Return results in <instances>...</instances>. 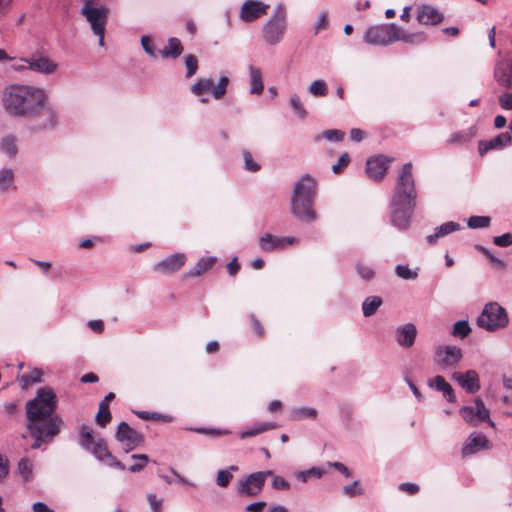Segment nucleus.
Wrapping results in <instances>:
<instances>
[{"label": "nucleus", "mask_w": 512, "mask_h": 512, "mask_svg": "<svg viewBox=\"0 0 512 512\" xmlns=\"http://www.w3.org/2000/svg\"><path fill=\"white\" fill-rule=\"evenodd\" d=\"M56 407L55 393L46 388H40L35 398L26 403V428L34 439L32 449L52 443L60 433L64 423L59 416H52Z\"/></svg>", "instance_id": "f257e3e1"}, {"label": "nucleus", "mask_w": 512, "mask_h": 512, "mask_svg": "<svg viewBox=\"0 0 512 512\" xmlns=\"http://www.w3.org/2000/svg\"><path fill=\"white\" fill-rule=\"evenodd\" d=\"M417 198L413 164L407 162L398 172L389 202V221L394 228L402 232L410 228Z\"/></svg>", "instance_id": "f03ea898"}, {"label": "nucleus", "mask_w": 512, "mask_h": 512, "mask_svg": "<svg viewBox=\"0 0 512 512\" xmlns=\"http://www.w3.org/2000/svg\"><path fill=\"white\" fill-rule=\"evenodd\" d=\"M49 95L43 88L29 84L7 85L1 96V104L7 114L18 118H33L40 114V109Z\"/></svg>", "instance_id": "7ed1b4c3"}, {"label": "nucleus", "mask_w": 512, "mask_h": 512, "mask_svg": "<svg viewBox=\"0 0 512 512\" xmlns=\"http://www.w3.org/2000/svg\"><path fill=\"white\" fill-rule=\"evenodd\" d=\"M317 195V180L306 173L294 184L290 198V212L297 220L304 223H312L318 219L314 210Z\"/></svg>", "instance_id": "20e7f679"}, {"label": "nucleus", "mask_w": 512, "mask_h": 512, "mask_svg": "<svg viewBox=\"0 0 512 512\" xmlns=\"http://www.w3.org/2000/svg\"><path fill=\"white\" fill-rule=\"evenodd\" d=\"M78 443L97 460L104 462L108 466L119 470L126 469L125 465L111 454L105 440L101 437H95L94 431L90 426L86 424L80 426Z\"/></svg>", "instance_id": "39448f33"}, {"label": "nucleus", "mask_w": 512, "mask_h": 512, "mask_svg": "<svg viewBox=\"0 0 512 512\" xmlns=\"http://www.w3.org/2000/svg\"><path fill=\"white\" fill-rule=\"evenodd\" d=\"M288 29V12L284 4L278 3L261 28L263 41L269 46L280 44Z\"/></svg>", "instance_id": "423d86ee"}, {"label": "nucleus", "mask_w": 512, "mask_h": 512, "mask_svg": "<svg viewBox=\"0 0 512 512\" xmlns=\"http://www.w3.org/2000/svg\"><path fill=\"white\" fill-rule=\"evenodd\" d=\"M476 324L488 332H495L508 326L509 317L506 309L499 303L489 302L484 305L476 319Z\"/></svg>", "instance_id": "0eeeda50"}, {"label": "nucleus", "mask_w": 512, "mask_h": 512, "mask_svg": "<svg viewBox=\"0 0 512 512\" xmlns=\"http://www.w3.org/2000/svg\"><path fill=\"white\" fill-rule=\"evenodd\" d=\"M399 26L395 23L380 24L368 28L364 41L371 45L388 46L397 41Z\"/></svg>", "instance_id": "6e6552de"}, {"label": "nucleus", "mask_w": 512, "mask_h": 512, "mask_svg": "<svg viewBox=\"0 0 512 512\" xmlns=\"http://www.w3.org/2000/svg\"><path fill=\"white\" fill-rule=\"evenodd\" d=\"M81 14L90 24L94 34H100L105 30L108 19V8L106 6H96L93 0H83Z\"/></svg>", "instance_id": "1a4fd4ad"}, {"label": "nucleus", "mask_w": 512, "mask_h": 512, "mask_svg": "<svg viewBox=\"0 0 512 512\" xmlns=\"http://www.w3.org/2000/svg\"><path fill=\"white\" fill-rule=\"evenodd\" d=\"M229 78L222 75L217 84L208 78H199L191 86V92L196 96H201L204 93L210 92L215 100H220L227 91Z\"/></svg>", "instance_id": "9d476101"}, {"label": "nucleus", "mask_w": 512, "mask_h": 512, "mask_svg": "<svg viewBox=\"0 0 512 512\" xmlns=\"http://www.w3.org/2000/svg\"><path fill=\"white\" fill-rule=\"evenodd\" d=\"M267 476H273V472L267 470L249 474L238 481L237 492L248 497L258 495L264 487Z\"/></svg>", "instance_id": "9b49d317"}, {"label": "nucleus", "mask_w": 512, "mask_h": 512, "mask_svg": "<svg viewBox=\"0 0 512 512\" xmlns=\"http://www.w3.org/2000/svg\"><path fill=\"white\" fill-rule=\"evenodd\" d=\"M475 406H463L459 410L460 416L470 425L478 426L482 422H488L490 426H494V422L490 419V412L485 407L484 402L477 397L474 400Z\"/></svg>", "instance_id": "f8f14e48"}, {"label": "nucleus", "mask_w": 512, "mask_h": 512, "mask_svg": "<svg viewBox=\"0 0 512 512\" xmlns=\"http://www.w3.org/2000/svg\"><path fill=\"white\" fill-rule=\"evenodd\" d=\"M393 161V157L384 154H377L369 157L366 160L365 167L367 177L375 182H381L386 176V173Z\"/></svg>", "instance_id": "ddd939ff"}, {"label": "nucleus", "mask_w": 512, "mask_h": 512, "mask_svg": "<svg viewBox=\"0 0 512 512\" xmlns=\"http://www.w3.org/2000/svg\"><path fill=\"white\" fill-rule=\"evenodd\" d=\"M115 438L118 442L124 444V451L126 453L144 443V436L124 421L118 424Z\"/></svg>", "instance_id": "4468645a"}, {"label": "nucleus", "mask_w": 512, "mask_h": 512, "mask_svg": "<svg viewBox=\"0 0 512 512\" xmlns=\"http://www.w3.org/2000/svg\"><path fill=\"white\" fill-rule=\"evenodd\" d=\"M298 242L294 236H275L266 233L259 238V247L263 252L281 251Z\"/></svg>", "instance_id": "2eb2a0df"}, {"label": "nucleus", "mask_w": 512, "mask_h": 512, "mask_svg": "<svg viewBox=\"0 0 512 512\" xmlns=\"http://www.w3.org/2000/svg\"><path fill=\"white\" fill-rule=\"evenodd\" d=\"M24 61L30 71L46 76L54 74L58 69V64L42 53H34Z\"/></svg>", "instance_id": "dca6fc26"}, {"label": "nucleus", "mask_w": 512, "mask_h": 512, "mask_svg": "<svg viewBox=\"0 0 512 512\" xmlns=\"http://www.w3.org/2000/svg\"><path fill=\"white\" fill-rule=\"evenodd\" d=\"M269 7L259 0H246L240 8L239 18L245 23H252L266 15Z\"/></svg>", "instance_id": "f3484780"}, {"label": "nucleus", "mask_w": 512, "mask_h": 512, "mask_svg": "<svg viewBox=\"0 0 512 512\" xmlns=\"http://www.w3.org/2000/svg\"><path fill=\"white\" fill-rule=\"evenodd\" d=\"M436 363L443 369L456 366L462 359V350L457 346H439L435 351Z\"/></svg>", "instance_id": "a211bd4d"}, {"label": "nucleus", "mask_w": 512, "mask_h": 512, "mask_svg": "<svg viewBox=\"0 0 512 512\" xmlns=\"http://www.w3.org/2000/svg\"><path fill=\"white\" fill-rule=\"evenodd\" d=\"M452 379L470 394L477 393L481 388L479 375L475 370H468L464 373L454 372Z\"/></svg>", "instance_id": "6ab92c4d"}, {"label": "nucleus", "mask_w": 512, "mask_h": 512, "mask_svg": "<svg viewBox=\"0 0 512 512\" xmlns=\"http://www.w3.org/2000/svg\"><path fill=\"white\" fill-rule=\"evenodd\" d=\"M185 261V254L175 253L157 262L154 265V271L162 274H170L178 271L185 264Z\"/></svg>", "instance_id": "aec40b11"}, {"label": "nucleus", "mask_w": 512, "mask_h": 512, "mask_svg": "<svg viewBox=\"0 0 512 512\" xmlns=\"http://www.w3.org/2000/svg\"><path fill=\"white\" fill-rule=\"evenodd\" d=\"M417 20L423 25H437L442 22L443 15L433 6L422 4L417 6Z\"/></svg>", "instance_id": "412c9836"}, {"label": "nucleus", "mask_w": 512, "mask_h": 512, "mask_svg": "<svg viewBox=\"0 0 512 512\" xmlns=\"http://www.w3.org/2000/svg\"><path fill=\"white\" fill-rule=\"evenodd\" d=\"M488 439L481 432H473L462 447V455L468 456L488 448Z\"/></svg>", "instance_id": "4be33fe9"}, {"label": "nucleus", "mask_w": 512, "mask_h": 512, "mask_svg": "<svg viewBox=\"0 0 512 512\" xmlns=\"http://www.w3.org/2000/svg\"><path fill=\"white\" fill-rule=\"evenodd\" d=\"M417 328L413 323H407L396 329V341L402 347H411L416 340Z\"/></svg>", "instance_id": "5701e85b"}, {"label": "nucleus", "mask_w": 512, "mask_h": 512, "mask_svg": "<svg viewBox=\"0 0 512 512\" xmlns=\"http://www.w3.org/2000/svg\"><path fill=\"white\" fill-rule=\"evenodd\" d=\"M428 386L442 392L443 397L449 403H455L457 401L454 389L441 375H437L434 378L428 380Z\"/></svg>", "instance_id": "b1692460"}, {"label": "nucleus", "mask_w": 512, "mask_h": 512, "mask_svg": "<svg viewBox=\"0 0 512 512\" xmlns=\"http://www.w3.org/2000/svg\"><path fill=\"white\" fill-rule=\"evenodd\" d=\"M512 140L511 134L506 131L504 133H501L494 138L487 140V141H480L479 142V153L480 155H484L489 150L492 149H501L504 146L508 145Z\"/></svg>", "instance_id": "393cba45"}, {"label": "nucleus", "mask_w": 512, "mask_h": 512, "mask_svg": "<svg viewBox=\"0 0 512 512\" xmlns=\"http://www.w3.org/2000/svg\"><path fill=\"white\" fill-rule=\"evenodd\" d=\"M115 398V394L113 392L108 393L104 399L99 404V410L96 414L95 421L101 426L105 427L112 419L110 410H109V402Z\"/></svg>", "instance_id": "a878e982"}, {"label": "nucleus", "mask_w": 512, "mask_h": 512, "mask_svg": "<svg viewBox=\"0 0 512 512\" xmlns=\"http://www.w3.org/2000/svg\"><path fill=\"white\" fill-rule=\"evenodd\" d=\"M459 229L460 225L458 223L453 221L445 222L442 225L436 227L434 233L426 237V241L428 244L434 245L439 238L449 235Z\"/></svg>", "instance_id": "bb28decb"}, {"label": "nucleus", "mask_w": 512, "mask_h": 512, "mask_svg": "<svg viewBox=\"0 0 512 512\" xmlns=\"http://www.w3.org/2000/svg\"><path fill=\"white\" fill-rule=\"evenodd\" d=\"M16 189L15 172L12 168L3 167L0 169V194H6Z\"/></svg>", "instance_id": "cd10ccee"}, {"label": "nucleus", "mask_w": 512, "mask_h": 512, "mask_svg": "<svg viewBox=\"0 0 512 512\" xmlns=\"http://www.w3.org/2000/svg\"><path fill=\"white\" fill-rule=\"evenodd\" d=\"M16 473L21 477L24 484L31 482L34 478L33 462L27 457L21 458L18 461Z\"/></svg>", "instance_id": "c85d7f7f"}, {"label": "nucleus", "mask_w": 512, "mask_h": 512, "mask_svg": "<svg viewBox=\"0 0 512 512\" xmlns=\"http://www.w3.org/2000/svg\"><path fill=\"white\" fill-rule=\"evenodd\" d=\"M40 113L46 125L55 127L60 124L59 111L55 105L47 104L46 101L44 106L41 107Z\"/></svg>", "instance_id": "c756f323"}, {"label": "nucleus", "mask_w": 512, "mask_h": 512, "mask_svg": "<svg viewBox=\"0 0 512 512\" xmlns=\"http://www.w3.org/2000/svg\"><path fill=\"white\" fill-rule=\"evenodd\" d=\"M249 82H250V93L261 94L264 90V84L262 80V74L260 69L250 65L249 66Z\"/></svg>", "instance_id": "7c9ffc66"}, {"label": "nucleus", "mask_w": 512, "mask_h": 512, "mask_svg": "<svg viewBox=\"0 0 512 512\" xmlns=\"http://www.w3.org/2000/svg\"><path fill=\"white\" fill-rule=\"evenodd\" d=\"M183 52V46L181 41L176 37L168 39V45L160 50V54L163 58H178Z\"/></svg>", "instance_id": "2f4dec72"}, {"label": "nucleus", "mask_w": 512, "mask_h": 512, "mask_svg": "<svg viewBox=\"0 0 512 512\" xmlns=\"http://www.w3.org/2000/svg\"><path fill=\"white\" fill-rule=\"evenodd\" d=\"M276 428V424L270 422H257L254 423L252 427L242 431L239 434L240 439H246L250 437L257 436L266 431L272 430Z\"/></svg>", "instance_id": "473e14b6"}, {"label": "nucleus", "mask_w": 512, "mask_h": 512, "mask_svg": "<svg viewBox=\"0 0 512 512\" xmlns=\"http://www.w3.org/2000/svg\"><path fill=\"white\" fill-rule=\"evenodd\" d=\"M397 34H398L397 41H403L405 43L412 44V45H420V44H423L424 42H426V40H427V35L424 32L410 33V32L403 31L400 27H399Z\"/></svg>", "instance_id": "72a5a7b5"}, {"label": "nucleus", "mask_w": 512, "mask_h": 512, "mask_svg": "<svg viewBox=\"0 0 512 512\" xmlns=\"http://www.w3.org/2000/svg\"><path fill=\"white\" fill-rule=\"evenodd\" d=\"M216 260V257H203L196 263V265L192 269H190L186 273V275L188 277L199 276L202 273L210 270L216 263Z\"/></svg>", "instance_id": "f704fd0d"}, {"label": "nucleus", "mask_w": 512, "mask_h": 512, "mask_svg": "<svg viewBox=\"0 0 512 512\" xmlns=\"http://www.w3.org/2000/svg\"><path fill=\"white\" fill-rule=\"evenodd\" d=\"M294 477L301 483H307L311 479H320L324 475V470L320 467H311L307 470L294 472Z\"/></svg>", "instance_id": "c9c22d12"}, {"label": "nucleus", "mask_w": 512, "mask_h": 512, "mask_svg": "<svg viewBox=\"0 0 512 512\" xmlns=\"http://www.w3.org/2000/svg\"><path fill=\"white\" fill-rule=\"evenodd\" d=\"M473 137L474 134L471 130H459L453 132L451 136L446 140V143L447 145L452 146H462L468 143Z\"/></svg>", "instance_id": "e433bc0d"}, {"label": "nucleus", "mask_w": 512, "mask_h": 512, "mask_svg": "<svg viewBox=\"0 0 512 512\" xmlns=\"http://www.w3.org/2000/svg\"><path fill=\"white\" fill-rule=\"evenodd\" d=\"M383 301L379 296H369L362 303V312L365 317L373 316Z\"/></svg>", "instance_id": "4c0bfd02"}, {"label": "nucleus", "mask_w": 512, "mask_h": 512, "mask_svg": "<svg viewBox=\"0 0 512 512\" xmlns=\"http://www.w3.org/2000/svg\"><path fill=\"white\" fill-rule=\"evenodd\" d=\"M494 78L501 86L509 89L512 88V73H509L507 69L502 65L498 64L495 67Z\"/></svg>", "instance_id": "58836bf2"}, {"label": "nucleus", "mask_w": 512, "mask_h": 512, "mask_svg": "<svg viewBox=\"0 0 512 512\" xmlns=\"http://www.w3.org/2000/svg\"><path fill=\"white\" fill-rule=\"evenodd\" d=\"M318 416V412L315 408L311 407H301L295 408L291 411V419L295 421L303 420V419H311L315 420Z\"/></svg>", "instance_id": "ea45409f"}, {"label": "nucleus", "mask_w": 512, "mask_h": 512, "mask_svg": "<svg viewBox=\"0 0 512 512\" xmlns=\"http://www.w3.org/2000/svg\"><path fill=\"white\" fill-rule=\"evenodd\" d=\"M345 138L344 130H324L321 134L315 136L314 141L326 140L328 142H341Z\"/></svg>", "instance_id": "a19ab883"}, {"label": "nucleus", "mask_w": 512, "mask_h": 512, "mask_svg": "<svg viewBox=\"0 0 512 512\" xmlns=\"http://www.w3.org/2000/svg\"><path fill=\"white\" fill-rule=\"evenodd\" d=\"M419 267L410 268L406 264H398L395 267V274L403 280H415L418 277Z\"/></svg>", "instance_id": "79ce46f5"}, {"label": "nucleus", "mask_w": 512, "mask_h": 512, "mask_svg": "<svg viewBox=\"0 0 512 512\" xmlns=\"http://www.w3.org/2000/svg\"><path fill=\"white\" fill-rule=\"evenodd\" d=\"M0 149L3 153L7 154L9 157H15L18 148L16 144V138L13 135L5 136L0 143Z\"/></svg>", "instance_id": "37998d69"}, {"label": "nucleus", "mask_w": 512, "mask_h": 512, "mask_svg": "<svg viewBox=\"0 0 512 512\" xmlns=\"http://www.w3.org/2000/svg\"><path fill=\"white\" fill-rule=\"evenodd\" d=\"M237 470H238V467L234 466V465L230 466V468L227 470H219L217 473V476H216V484L222 488L227 487L233 478L231 471H237Z\"/></svg>", "instance_id": "c03bdc74"}, {"label": "nucleus", "mask_w": 512, "mask_h": 512, "mask_svg": "<svg viewBox=\"0 0 512 512\" xmlns=\"http://www.w3.org/2000/svg\"><path fill=\"white\" fill-rule=\"evenodd\" d=\"M42 376H43L42 370L38 369V368H34L31 372L24 373L21 376L20 381H21L23 387H28L31 384L41 382Z\"/></svg>", "instance_id": "a18cd8bd"}, {"label": "nucleus", "mask_w": 512, "mask_h": 512, "mask_svg": "<svg viewBox=\"0 0 512 512\" xmlns=\"http://www.w3.org/2000/svg\"><path fill=\"white\" fill-rule=\"evenodd\" d=\"M471 327L467 320H460L454 323L451 334L454 337L464 339L471 333Z\"/></svg>", "instance_id": "49530a36"}, {"label": "nucleus", "mask_w": 512, "mask_h": 512, "mask_svg": "<svg viewBox=\"0 0 512 512\" xmlns=\"http://www.w3.org/2000/svg\"><path fill=\"white\" fill-rule=\"evenodd\" d=\"M489 216H471L467 221V226L471 229L486 228L490 225Z\"/></svg>", "instance_id": "de8ad7c7"}, {"label": "nucleus", "mask_w": 512, "mask_h": 512, "mask_svg": "<svg viewBox=\"0 0 512 512\" xmlns=\"http://www.w3.org/2000/svg\"><path fill=\"white\" fill-rule=\"evenodd\" d=\"M308 91L313 96H316V97L326 96L327 93H328L327 85H326L324 80H315V81H313L310 84V86L308 88Z\"/></svg>", "instance_id": "09e8293b"}, {"label": "nucleus", "mask_w": 512, "mask_h": 512, "mask_svg": "<svg viewBox=\"0 0 512 512\" xmlns=\"http://www.w3.org/2000/svg\"><path fill=\"white\" fill-rule=\"evenodd\" d=\"M357 274L365 281H370L375 276V271L370 266H367L361 262L355 265Z\"/></svg>", "instance_id": "8fccbe9b"}, {"label": "nucleus", "mask_w": 512, "mask_h": 512, "mask_svg": "<svg viewBox=\"0 0 512 512\" xmlns=\"http://www.w3.org/2000/svg\"><path fill=\"white\" fill-rule=\"evenodd\" d=\"M343 494L352 498L355 496H360L364 493V489L362 488L359 481H354L349 485H346L342 489Z\"/></svg>", "instance_id": "3c124183"}, {"label": "nucleus", "mask_w": 512, "mask_h": 512, "mask_svg": "<svg viewBox=\"0 0 512 512\" xmlns=\"http://www.w3.org/2000/svg\"><path fill=\"white\" fill-rule=\"evenodd\" d=\"M184 64L186 66V77L191 78L194 76L198 69V59L194 55H187L184 58Z\"/></svg>", "instance_id": "603ef678"}, {"label": "nucleus", "mask_w": 512, "mask_h": 512, "mask_svg": "<svg viewBox=\"0 0 512 512\" xmlns=\"http://www.w3.org/2000/svg\"><path fill=\"white\" fill-rule=\"evenodd\" d=\"M133 460L138 461V463L131 465L128 470L132 473L140 472L146 466L149 461V457L145 454H133L131 456Z\"/></svg>", "instance_id": "864d4df0"}, {"label": "nucleus", "mask_w": 512, "mask_h": 512, "mask_svg": "<svg viewBox=\"0 0 512 512\" xmlns=\"http://www.w3.org/2000/svg\"><path fill=\"white\" fill-rule=\"evenodd\" d=\"M141 46L146 54H148L152 58L157 57V51L154 46V43L152 39L149 36H142L141 37Z\"/></svg>", "instance_id": "5fc2aeb1"}, {"label": "nucleus", "mask_w": 512, "mask_h": 512, "mask_svg": "<svg viewBox=\"0 0 512 512\" xmlns=\"http://www.w3.org/2000/svg\"><path fill=\"white\" fill-rule=\"evenodd\" d=\"M289 101L295 114H297L299 117H304L306 115V110L304 109L301 99L297 94H292Z\"/></svg>", "instance_id": "6e6d98bb"}, {"label": "nucleus", "mask_w": 512, "mask_h": 512, "mask_svg": "<svg viewBox=\"0 0 512 512\" xmlns=\"http://www.w3.org/2000/svg\"><path fill=\"white\" fill-rule=\"evenodd\" d=\"M350 163V156L348 153H343L337 163L332 165V171L335 174H340Z\"/></svg>", "instance_id": "4d7b16f0"}, {"label": "nucleus", "mask_w": 512, "mask_h": 512, "mask_svg": "<svg viewBox=\"0 0 512 512\" xmlns=\"http://www.w3.org/2000/svg\"><path fill=\"white\" fill-rule=\"evenodd\" d=\"M10 473L9 459L0 453V484H2Z\"/></svg>", "instance_id": "13d9d810"}, {"label": "nucleus", "mask_w": 512, "mask_h": 512, "mask_svg": "<svg viewBox=\"0 0 512 512\" xmlns=\"http://www.w3.org/2000/svg\"><path fill=\"white\" fill-rule=\"evenodd\" d=\"M244 157V168L250 172H257L260 169V165L252 158V155L248 151L243 152Z\"/></svg>", "instance_id": "bf43d9fd"}, {"label": "nucleus", "mask_w": 512, "mask_h": 512, "mask_svg": "<svg viewBox=\"0 0 512 512\" xmlns=\"http://www.w3.org/2000/svg\"><path fill=\"white\" fill-rule=\"evenodd\" d=\"M272 479V488L275 490H289L290 489V483L285 480L283 477L275 475L273 473V476H271Z\"/></svg>", "instance_id": "052dcab7"}, {"label": "nucleus", "mask_w": 512, "mask_h": 512, "mask_svg": "<svg viewBox=\"0 0 512 512\" xmlns=\"http://www.w3.org/2000/svg\"><path fill=\"white\" fill-rule=\"evenodd\" d=\"M493 243L499 247H508L512 245V234L504 233L500 236H495L493 238Z\"/></svg>", "instance_id": "680f3d73"}, {"label": "nucleus", "mask_w": 512, "mask_h": 512, "mask_svg": "<svg viewBox=\"0 0 512 512\" xmlns=\"http://www.w3.org/2000/svg\"><path fill=\"white\" fill-rule=\"evenodd\" d=\"M484 256H486L489 259L490 263L494 266V268L499 270L506 269V262L496 257L490 250H488V253L485 254Z\"/></svg>", "instance_id": "e2e57ef3"}, {"label": "nucleus", "mask_w": 512, "mask_h": 512, "mask_svg": "<svg viewBox=\"0 0 512 512\" xmlns=\"http://www.w3.org/2000/svg\"><path fill=\"white\" fill-rule=\"evenodd\" d=\"M484 256H486L489 259L490 263L494 266V268L499 270L506 269V262L496 257L490 250H488V253L485 254Z\"/></svg>", "instance_id": "0e129e2a"}, {"label": "nucleus", "mask_w": 512, "mask_h": 512, "mask_svg": "<svg viewBox=\"0 0 512 512\" xmlns=\"http://www.w3.org/2000/svg\"><path fill=\"white\" fill-rule=\"evenodd\" d=\"M150 508L153 512H161L163 500L159 499L155 494L150 493L147 496Z\"/></svg>", "instance_id": "69168bd1"}, {"label": "nucleus", "mask_w": 512, "mask_h": 512, "mask_svg": "<svg viewBox=\"0 0 512 512\" xmlns=\"http://www.w3.org/2000/svg\"><path fill=\"white\" fill-rule=\"evenodd\" d=\"M328 23V13L326 11L321 12L315 25V33L317 34L319 31L326 29Z\"/></svg>", "instance_id": "338daca9"}, {"label": "nucleus", "mask_w": 512, "mask_h": 512, "mask_svg": "<svg viewBox=\"0 0 512 512\" xmlns=\"http://www.w3.org/2000/svg\"><path fill=\"white\" fill-rule=\"evenodd\" d=\"M399 490L402 492H406L410 495H414L419 492L420 487L418 484L410 483V482H404L399 485Z\"/></svg>", "instance_id": "774afa93"}]
</instances>
